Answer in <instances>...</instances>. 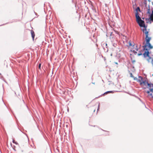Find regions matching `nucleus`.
Instances as JSON below:
<instances>
[{
  "label": "nucleus",
  "mask_w": 153,
  "mask_h": 153,
  "mask_svg": "<svg viewBox=\"0 0 153 153\" xmlns=\"http://www.w3.org/2000/svg\"><path fill=\"white\" fill-rule=\"evenodd\" d=\"M29 153H33L32 151H30Z\"/></svg>",
  "instance_id": "35"
},
{
  "label": "nucleus",
  "mask_w": 153,
  "mask_h": 153,
  "mask_svg": "<svg viewBox=\"0 0 153 153\" xmlns=\"http://www.w3.org/2000/svg\"><path fill=\"white\" fill-rule=\"evenodd\" d=\"M138 99L141 102H142L140 98H138Z\"/></svg>",
  "instance_id": "37"
},
{
  "label": "nucleus",
  "mask_w": 153,
  "mask_h": 153,
  "mask_svg": "<svg viewBox=\"0 0 153 153\" xmlns=\"http://www.w3.org/2000/svg\"><path fill=\"white\" fill-rule=\"evenodd\" d=\"M129 46H130L132 45L131 43V42H129Z\"/></svg>",
  "instance_id": "23"
},
{
  "label": "nucleus",
  "mask_w": 153,
  "mask_h": 153,
  "mask_svg": "<svg viewBox=\"0 0 153 153\" xmlns=\"http://www.w3.org/2000/svg\"><path fill=\"white\" fill-rule=\"evenodd\" d=\"M143 44H144V45L145 44V42L144 41L143 42Z\"/></svg>",
  "instance_id": "43"
},
{
  "label": "nucleus",
  "mask_w": 153,
  "mask_h": 153,
  "mask_svg": "<svg viewBox=\"0 0 153 153\" xmlns=\"http://www.w3.org/2000/svg\"><path fill=\"white\" fill-rule=\"evenodd\" d=\"M12 142H13V143H15V144H16V145H18V143L17 142H16V141H15V140H14V139H13V141H12Z\"/></svg>",
  "instance_id": "15"
},
{
  "label": "nucleus",
  "mask_w": 153,
  "mask_h": 153,
  "mask_svg": "<svg viewBox=\"0 0 153 153\" xmlns=\"http://www.w3.org/2000/svg\"><path fill=\"white\" fill-rule=\"evenodd\" d=\"M143 49H152L153 46L152 45L150 42H146V44L142 46Z\"/></svg>",
  "instance_id": "6"
},
{
  "label": "nucleus",
  "mask_w": 153,
  "mask_h": 153,
  "mask_svg": "<svg viewBox=\"0 0 153 153\" xmlns=\"http://www.w3.org/2000/svg\"><path fill=\"white\" fill-rule=\"evenodd\" d=\"M138 99L141 102H142L140 98H138Z\"/></svg>",
  "instance_id": "38"
},
{
  "label": "nucleus",
  "mask_w": 153,
  "mask_h": 153,
  "mask_svg": "<svg viewBox=\"0 0 153 153\" xmlns=\"http://www.w3.org/2000/svg\"><path fill=\"white\" fill-rule=\"evenodd\" d=\"M148 1H149V2H150L151 1L150 0H148Z\"/></svg>",
  "instance_id": "44"
},
{
  "label": "nucleus",
  "mask_w": 153,
  "mask_h": 153,
  "mask_svg": "<svg viewBox=\"0 0 153 153\" xmlns=\"http://www.w3.org/2000/svg\"><path fill=\"white\" fill-rule=\"evenodd\" d=\"M148 95L149 96H151V97L153 96L152 94V93H150V94H148Z\"/></svg>",
  "instance_id": "27"
},
{
  "label": "nucleus",
  "mask_w": 153,
  "mask_h": 153,
  "mask_svg": "<svg viewBox=\"0 0 153 153\" xmlns=\"http://www.w3.org/2000/svg\"><path fill=\"white\" fill-rule=\"evenodd\" d=\"M144 51H143V50L140 51L138 52V53L137 54L138 56H139L141 55H143V54L142 52Z\"/></svg>",
  "instance_id": "13"
},
{
  "label": "nucleus",
  "mask_w": 153,
  "mask_h": 153,
  "mask_svg": "<svg viewBox=\"0 0 153 153\" xmlns=\"http://www.w3.org/2000/svg\"><path fill=\"white\" fill-rule=\"evenodd\" d=\"M147 57L148 58L146 59L147 62L149 63L150 62V59H151L152 60V59L153 58L151 57L150 55L149 56H147Z\"/></svg>",
  "instance_id": "12"
},
{
  "label": "nucleus",
  "mask_w": 153,
  "mask_h": 153,
  "mask_svg": "<svg viewBox=\"0 0 153 153\" xmlns=\"http://www.w3.org/2000/svg\"><path fill=\"white\" fill-rule=\"evenodd\" d=\"M135 62V60H132L131 61V62H132V63H134Z\"/></svg>",
  "instance_id": "29"
},
{
  "label": "nucleus",
  "mask_w": 153,
  "mask_h": 153,
  "mask_svg": "<svg viewBox=\"0 0 153 153\" xmlns=\"http://www.w3.org/2000/svg\"><path fill=\"white\" fill-rule=\"evenodd\" d=\"M144 85L147 86L146 87H142L143 89H145L146 88H149V90L151 91V92H153V84L149 82L148 80L146 81L145 84L143 85Z\"/></svg>",
  "instance_id": "2"
},
{
  "label": "nucleus",
  "mask_w": 153,
  "mask_h": 153,
  "mask_svg": "<svg viewBox=\"0 0 153 153\" xmlns=\"http://www.w3.org/2000/svg\"><path fill=\"white\" fill-rule=\"evenodd\" d=\"M151 63L153 65V58L152 59V60L151 61Z\"/></svg>",
  "instance_id": "30"
},
{
  "label": "nucleus",
  "mask_w": 153,
  "mask_h": 153,
  "mask_svg": "<svg viewBox=\"0 0 153 153\" xmlns=\"http://www.w3.org/2000/svg\"><path fill=\"white\" fill-rule=\"evenodd\" d=\"M30 33H31V36H32V39H33V41H34V37H35V34L34 32V31L33 30H31Z\"/></svg>",
  "instance_id": "11"
},
{
  "label": "nucleus",
  "mask_w": 153,
  "mask_h": 153,
  "mask_svg": "<svg viewBox=\"0 0 153 153\" xmlns=\"http://www.w3.org/2000/svg\"><path fill=\"white\" fill-rule=\"evenodd\" d=\"M10 145L11 146H12V144L11 143H10Z\"/></svg>",
  "instance_id": "45"
},
{
  "label": "nucleus",
  "mask_w": 153,
  "mask_h": 153,
  "mask_svg": "<svg viewBox=\"0 0 153 153\" xmlns=\"http://www.w3.org/2000/svg\"><path fill=\"white\" fill-rule=\"evenodd\" d=\"M144 4L145 5V6L146 7L147 6V2L146 0H145V1L144 2Z\"/></svg>",
  "instance_id": "18"
},
{
  "label": "nucleus",
  "mask_w": 153,
  "mask_h": 153,
  "mask_svg": "<svg viewBox=\"0 0 153 153\" xmlns=\"http://www.w3.org/2000/svg\"><path fill=\"white\" fill-rule=\"evenodd\" d=\"M13 149L14 150H15V151L16 150L15 149H14L13 148Z\"/></svg>",
  "instance_id": "49"
},
{
  "label": "nucleus",
  "mask_w": 153,
  "mask_h": 153,
  "mask_svg": "<svg viewBox=\"0 0 153 153\" xmlns=\"http://www.w3.org/2000/svg\"><path fill=\"white\" fill-rule=\"evenodd\" d=\"M151 49H143V51H144V52L143 54V56L145 58L147 57V56H150L151 53V52L149 51Z\"/></svg>",
  "instance_id": "4"
},
{
  "label": "nucleus",
  "mask_w": 153,
  "mask_h": 153,
  "mask_svg": "<svg viewBox=\"0 0 153 153\" xmlns=\"http://www.w3.org/2000/svg\"><path fill=\"white\" fill-rule=\"evenodd\" d=\"M148 8L147 9V13L149 14V16L150 20L153 22V10H152V13H151L150 11V5H148Z\"/></svg>",
  "instance_id": "5"
},
{
  "label": "nucleus",
  "mask_w": 153,
  "mask_h": 153,
  "mask_svg": "<svg viewBox=\"0 0 153 153\" xmlns=\"http://www.w3.org/2000/svg\"><path fill=\"white\" fill-rule=\"evenodd\" d=\"M138 99L141 102H142L140 98H138Z\"/></svg>",
  "instance_id": "40"
},
{
  "label": "nucleus",
  "mask_w": 153,
  "mask_h": 153,
  "mask_svg": "<svg viewBox=\"0 0 153 153\" xmlns=\"http://www.w3.org/2000/svg\"><path fill=\"white\" fill-rule=\"evenodd\" d=\"M92 84H94V83H94V82H92Z\"/></svg>",
  "instance_id": "50"
},
{
  "label": "nucleus",
  "mask_w": 153,
  "mask_h": 153,
  "mask_svg": "<svg viewBox=\"0 0 153 153\" xmlns=\"http://www.w3.org/2000/svg\"><path fill=\"white\" fill-rule=\"evenodd\" d=\"M141 44L140 45L139 48H140V47H141Z\"/></svg>",
  "instance_id": "36"
},
{
  "label": "nucleus",
  "mask_w": 153,
  "mask_h": 153,
  "mask_svg": "<svg viewBox=\"0 0 153 153\" xmlns=\"http://www.w3.org/2000/svg\"><path fill=\"white\" fill-rule=\"evenodd\" d=\"M117 44L115 43H114L113 44V45L114 47H116V46H117Z\"/></svg>",
  "instance_id": "19"
},
{
  "label": "nucleus",
  "mask_w": 153,
  "mask_h": 153,
  "mask_svg": "<svg viewBox=\"0 0 153 153\" xmlns=\"http://www.w3.org/2000/svg\"><path fill=\"white\" fill-rule=\"evenodd\" d=\"M135 16L136 19V21L139 19H140L141 18L139 16V13L138 12H141L140 7H137L135 9Z\"/></svg>",
  "instance_id": "3"
},
{
  "label": "nucleus",
  "mask_w": 153,
  "mask_h": 153,
  "mask_svg": "<svg viewBox=\"0 0 153 153\" xmlns=\"http://www.w3.org/2000/svg\"><path fill=\"white\" fill-rule=\"evenodd\" d=\"M104 45L105 46V47L106 48H107L108 46H107V43H105L103 44V46H104Z\"/></svg>",
  "instance_id": "16"
},
{
  "label": "nucleus",
  "mask_w": 153,
  "mask_h": 153,
  "mask_svg": "<svg viewBox=\"0 0 153 153\" xmlns=\"http://www.w3.org/2000/svg\"><path fill=\"white\" fill-rule=\"evenodd\" d=\"M139 79H137V82H140V85H142L143 84L145 85V83L147 80H144L143 77L141 76H139Z\"/></svg>",
  "instance_id": "7"
},
{
  "label": "nucleus",
  "mask_w": 153,
  "mask_h": 153,
  "mask_svg": "<svg viewBox=\"0 0 153 153\" xmlns=\"http://www.w3.org/2000/svg\"><path fill=\"white\" fill-rule=\"evenodd\" d=\"M110 39H111V36H113V37H112V38H113L114 37V35L113 34V32H110Z\"/></svg>",
  "instance_id": "14"
},
{
  "label": "nucleus",
  "mask_w": 153,
  "mask_h": 153,
  "mask_svg": "<svg viewBox=\"0 0 153 153\" xmlns=\"http://www.w3.org/2000/svg\"><path fill=\"white\" fill-rule=\"evenodd\" d=\"M106 36H107V37H108V35H107V34H106Z\"/></svg>",
  "instance_id": "46"
},
{
  "label": "nucleus",
  "mask_w": 153,
  "mask_h": 153,
  "mask_svg": "<svg viewBox=\"0 0 153 153\" xmlns=\"http://www.w3.org/2000/svg\"><path fill=\"white\" fill-rule=\"evenodd\" d=\"M148 22H149L148 21H147L146 22V23H148Z\"/></svg>",
  "instance_id": "48"
},
{
  "label": "nucleus",
  "mask_w": 153,
  "mask_h": 153,
  "mask_svg": "<svg viewBox=\"0 0 153 153\" xmlns=\"http://www.w3.org/2000/svg\"><path fill=\"white\" fill-rule=\"evenodd\" d=\"M152 98H153V96H152Z\"/></svg>",
  "instance_id": "51"
},
{
  "label": "nucleus",
  "mask_w": 153,
  "mask_h": 153,
  "mask_svg": "<svg viewBox=\"0 0 153 153\" xmlns=\"http://www.w3.org/2000/svg\"><path fill=\"white\" fill-rule=\"evenodd\" d=\"M34 12L35 14V15L36 16H37V13H36V12H35V11H34Z\"/></svg>",
  "instance_id": "31"
},
{
  "label": "nucleus",
  "mask_w": 153,
  "mask_h": 153,
  "mask_svg": "<svg viewBox=\"0 0 153 153\" xmlns=\"http://www.w3.org/2000/svg\"><path fill=\"white\" fill-rule=\"evenodd\" d=\"M138 99L141 102H142L140 98H138Z\"/></svg>",
  "instance_id": "39"
},
{
  "label": "nucleus",
  "mask_w": 153,
  "mask_h": 153,
  "mask_svg": "<svg viewBox=\"0 0 153 153\" xmlns=\"http://www.w3.org/2000/svg\"><path fill=\"white\" fill-rule=\"evenodd\" d=\"M149 30V29L148 31L147 30H142L143 32L145 34L146 37L148 36Z\"/></svg>",
  "instance_id": "8"
},
{
  "label": "nucleus",
  "mask_w": 153,
  "mask_h": 153,
  "mask_svg": "<svg viewBox=\"0 0 153 153\" xmlns=\"http://www.w3.org/2000/svg\"><path fill=\"white\" fill-rule=\"evenodd\" d=\"M41 63H40L39 65V69H41Z\"/></svg>",
  "instance_id": "25"
},
{
  "label": "nucleus",
  "mask_w": 153,
  "mask_h": 153,
  "mask_svg": "<svg viewBox=\"0 0 153 153\" xmlns=\"http://www.w3.org/2000/svg\"><path fill=\"white\" fill-rule=\"evenodd\" d=\"M137 23L138 24L139 26L140 27H144V28H143L142 30H147V25H146L145 23V21L144 20H142L141 19H139L136 21Z\"/></svg>",
  "instance_id": "1"
},
{
  "label": "nucleus",
  "mask_w": 153,
  "mask_h": 153,
  "mask_svg": "<svg viewBox=\"0 0 153 153\" xmlns=\"http://www.w3.org/2000/svg\"><path fill=\"white\" fill-rule=\"evenodd\" d=\"M114 63H115V64H117H117H118V63H117V62H114Z\"/></svg>",
  "instance_id": "41"
},
{
  "label": "nucleus",
  "mask_w": 153,
  "mask_h": 153,
  "mask_svg": "<svg viewBox=\"0 0 153 153\" xmlns=\"http://www.w3.org/2000/svg\"><path fill=\"white\" fill-rule=\"evenodd\" d=\"M130 76L131 77H134V76H133V75H132V73H130Z\"/></svg>",
  "instance_id": "26"
},
{
  "label": "nucleus",
  "mask_w": 153,
  "mask_h": 153,
  "mask_svg": "<svg viewBox=\"0 0 153 153\" xmlns=\"http://www.w3.org/2000/svg\"><path fill=\"white\" fill-rule=\"evenodd\" d=\"M142 19H145V18L144 17H142Z\"/></svg>",
  "instance_id": "42"
},
{
  "label": "nucleus",
  "mask_w": 153,
  "mask_h": 153,
  "mask_svg": "<svg viewBox=\"0 0 153 153\" xmlns=\"http://www.w3.org/2000/svg\"><path fill=\"white\" fill-rule=\"evenodd\" d=\"M99 104H100V103L99 104V105H98V109H97V110H98L99 108Z\"/></svg>",
  "instance_id": "33"
},
{
  "label": "nucleus",
  "mask_w": 153,
  "mask_h": 153,
  "mask_svg": "<svg viewBox=\"0 0 153 153\" xmlns=\"http://www.w3.org/2000/svg\"><path fill=\"white\" fill-rule=\"evenodd\" d=\"M95 12H96V10H95Z\"/></svg>",
  "instance_id": "53"
},
{
  "label": "nucleus",
  "mask_w": 153,
  "mask_h": 153,
  "mask_svg": "<svg viewBox=\"0 0 153 153\" xmlns=\"http://www.w3.org/2000/svg\"><path fill=\"white\" fill-rule=\"evenodd\" d=\"M133 78H134V80H136L137 79H137H137V78L136 77H133Z\"/></svg>",
  "instance_id": "28"
},
{
  "label": "nucleus",
  "mask_w": 153,
  "mask_h": 153,
  "mask_svg": "<svg viewBox=\"0 0 153 153\" xmlns=\"http://www.w3.org/2000/svg\"><path fill=\"white\" fill-rule=\"evenodd\" d=\"M151 10L152 11V10H153V8L152 7L151 8Z\"/></svg>",
  "instance_id": "34"
},
{
  "label": "nucleus",
  "mask_w": 153,
  "mask_h": 153,
  "mask_svg": "<svg viewBox=\"0 0 153 153\" xmlns=\"http://www.w3.org/2000/svg\"><path fill=\"white\" fill-rule=\"evenodd\" d=\"M114 91H107L105 92L103 94H102V95L104 96V95H106L107 94H108L113 93H114Z\"/></svg>",
  "instance_id": "10"
},
{
  "label": "nucleus",
  "mask_w": 153,
  "mask_h": 153,
  "mask_svg": "<svg viewBox=\"0 0 153 153\" xmlns=\"http://www.w3.org/2000/svg\"><path fill=\"white\" fill-rule=\"evenodd\" d=\"M152 5H153V2H152Z\"/></svg>",
  "instance_id": "47"
},
{
  "label": "nucleus",
  "mask_w": 153,
  "mask_h": 153,
  "mask_svg": "<svg viewBox=\"0 0 153 153\" xmlns=\"http://www.w3.org/2000/svg\"><path fill=\"white\" fill-rule=\"evenodd\" d=\"M114 31L115 32H116V33H117V34H118V31H115V30H114Z\"/></svg>",
  "instance_id": "32"
},
{
  "label": "nucleus",
  "mask_w": 153,
  "mask_h": 153,
  "mask_svg": "<svg viewBox=\"0 0 153 153\" xmlns=\"http://www.w3.org/2000/svg\"><path fill=\"white\" fill-rule=\"evenodd\" d=\"M152 92L153 93V92Z\"/></svg>",
  "instance_id": "55"
},
{
  "label": "nucleus",
  "mask_w": 153,
  "mask_h": 153,
  "mask_svg": "<svg viewBox=\"0 0 153 153\" xmlns=\"http://www.w3.org/2000/svg\"><path fill=\"white\" fill-rule=\"evenodd\" d=\"M134 45H133V46H134Z\"/></svg>",
  "instance_id": "54"
},
{
  "label": "nucleus",
  "mask_w": 153,
  "mask_h": 153,
  "mask_svg": "<svg viewBox=\"0 0 153 153\" xmlns=\"http://www.w3.org/2000/svg\"><path fill=\"white\" fill-rule=\"evenodd\" d=\"M132 52H133V53L135 54V55H136V54L137 53V51H135L134 50H133L132 51Z\"/></svg>",
  "instance_id": "17"
},
{
  "label": "nucleus",
  "mask_w": 153,
  "mask_h": 153,
  "mask_svg": "<svg viewBox=\"0 0 153 153\" xmlns=\"http://www.w3.org/2000/svg\"><path fill=\"white\" fill-rule=\"evenodd\" d=\"M112 37H113V36H111V38H112Z\"/></svg>",
  "instance_id": "52"
},
{
  "label": "nucleus",
  "mask_w": 153,
  "mask_h": 153,
  "mask_svg": "<svg viewBox=\"0 0 153 153\" xmlns=\"http://www.w3.org/2000/svg\"><path fill=\"white\" fill-rule=\"evenodd\" d=\"M149 19V21L150 22V23H151V22H150V21L151 20H150V19H149H149H148V18H145V20H146V21L148 20Z\"/></svg>",
  "instance_id": "20"
},
{
  "label": "nucleus",
  "mask_w": 153,
  "mask_h": 153,
  "mask_svg": "<svg viewBox=\"0 0 153 153\" xmlns=\"http://www.w3.org/2000/svg\"><path fill=\"white\" fill-rule=\"evenodd\" d=\"M136 48H135L136 50V51H137L139 49V48H137V45H136Z\"/></svg>",
  "instance_id": "21"
},
{
  "label": "nucleus",
  "mask_w": 153,
  "mask_h": 153,
  "mask_svg": "<svg viewBox=\"0 0 153 153\" xmlns=\"http://www.w3.org/2000/svg\"><path fill=\"white\" fill-rule=\"evenodd\" d=\"M150 92H151V91L149 90L147 91H146V93H147V94H150Z\"/></svg>",
  "instance_id": "24"
},
{
  "label": "nucleus",
  "mask_w": 153,
  "mask_h": 153,
  "mask_svg": "<svg viewBox=\"0 0 153 153\" xmlns=\"http://www.w3.org/2000/svg\"><path fill=\"white\" fill-rule=\"evenodd\" d=\"M145 41L146 42H150L151 39V37L148 36L145 37Z\"/></svg>",
  "instance_id": "9"
},
{
  "label": "nucleus",
  "mask_w": 153,
  "mask_h": 153,
  "mask_svg": "<svg viewBox=\"0 0 153 153\" xmlns=\"http://www.w3.org/2000/svg\"><path fill=\"white\" fill-rule=\"evenodd\" d=\"M103 49L104 50V51H106V52H107L108 51V49H105V48H104V47H103Z\"/></svg>",
  "instance_id": "22"
}]
</instances>
